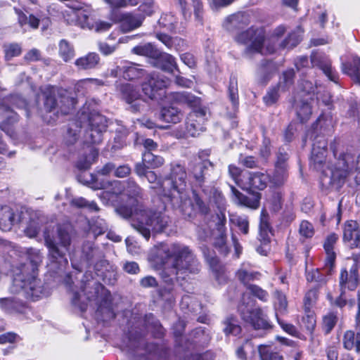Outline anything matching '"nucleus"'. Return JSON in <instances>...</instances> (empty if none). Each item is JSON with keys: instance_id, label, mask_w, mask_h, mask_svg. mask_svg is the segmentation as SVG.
<instances>
[{"instance_id": "12", "label": "nucleus", "mask_w": 360, "mask_h": 360, "mask_svg": "<svg viewBox=\"0 0 360 360\" xmlns=\"http://www.w3.org/2000/svg\"><path fill=\"white\" fill-rule=\"evenodd\" d=\"M204 221H205L206 225L205 226H198L197 229L198 236L200 240H205L211 235L212 224H214L219 233L225 232L226 219L222 210H219L214 214L210 213V217Z\"/></svg>"}, {"instance_id": "44", "label": "nucleus", "mask_w": 360, "mask_h": 360, "mask_svg": "<svg viewBox=\"0 0 360 360\" xmlns=\"http://www.w3.org/2000/svg\"><path fill=\"white\" fill-rule=\"evenodd\" d=\"M223 324V331L226 335H232L236 336L241 332V327L238 324V320L232 316H228L224 321Z\"/></svg>"}, {"instance_id": "60", "label": "nucleus", "mask_w": 360, "mask_h": 360, "mask_svg": "<svg viewBox=\"0 0 360 360\" xmlns=\"http://www.w3.org/2000/svg\"><path fill=\"white\" fill-rule=\"evenodd\" d=\"M159 24L171 32H175L177 29V21L176 20V18L171 13L161 16L159 20Z\"/></svg>"}, {"instance_id": "52", "label": "nucleus", "mask_w": 360, "mask_h": 360, "mask_svg": "<svg viewBox=\"0 0 360 360\" xmlns=\"http://www.w3.org/2000/svg\"><path fill=\"white\" fill-rule=\"evenodd\" d=\"M338 317L335 312H328L323 316L322 330L326 335L329 334L335 326Z\"/></svg>"}, {"instance_id": "37", "label": "nucleus", "mask_w": 360, "mask_h": 360, "mask_svg": "<svg viewBox=\"0 0 360 360\" xmlns=\"http://www.w3.org/2000/svg\"><path fill=\"white\" fill-rule=\"evenodd\" d=\"M205 115V111L202 109L191 112L186 122L187 134L191 136H196L199 131H202V127L199 123L195 122V118H202Z\"/></svg>"}, {"instance_id": "4", "label": "nucleus", "mask_w": 360, "mask_h": 360, "mask_svg": "<svg viewBox=\"0 0 360 360\" xmlns=\"http://www.w3.org/2000/svg\"><path fill=\"white\" fill-rule=\"evenodd\" d=\"M71 226L63 224L58 226L56 236L44 233V241L49 251V259L51 263L57 264L58 268L68 263L66 254L69 252L71 245Z\"/></svg>"}, {"instance_id": "53", "label": "nucleus", "mask_w": 360, "mask_h": 360, "mask_svg": "<svg viewBox=\"0 0 360 360\" xmlns=\"http://www.w3.org/2000/svg\"><path fill=\"white\" fill-rule=\"evenodd\" d=\"M18 121V116L16 113L12 112L11 115L8 117L5 120H4L0 124V128L2 131H4L6 134H8L11 137H13L15 136V131L13 129V124Z\"/></svg>"}, {"instance_id": "17", "label": "nucleus", "mask_w": 360, "mask_h": 360, "mask_svg": "<svg viewBox=\"0 0 360 360\" xmlns=\"http://www.w3.org/2000/svg\"><path fill=\"white\" fill-rule=\"evenodd\" d=\"M121 98L127 103L131 104V110L134 112L140 110V93L139 88L131 84H122L117 87Z\"/></svg>"}, {"instance_id": "61", "label": "nucleus", "mask_w": 360, "mask_h": 360, "mask_svg": "<svg viewBox=\"0 0 360 360\" xmlns=\"http://www.w3.org/2000/svg\"><path fill=\"white\" fill-rule=\"evenodd\" d=\"M4 50L5 52V57L6 60L18 56L22 53V48L19 44L11 43L4 45Z\"/></svg>"}, {"instance_id": "27", "label": "nucleus", "mask_w": 360, "mask_h": 360, "mask_svg": "<svg viewBox=\"0 0 360 360\" xmlns=\"http://www.w3.org/2000/svg\"><path fill=\"white\" fill-rule=\"evenodd\" d=\"M311 61L313 66L319 68L330 80L336 82L337 75L331 67L330 60L326 56L320 54L313 55Z\"/></svg>"}, {"instance_id": "18", "label": "nucleus", "mask_w": 360, "mask_h": 360, "mask_svg": "<svg viewBox=\"0 0 360 360\" xmlns=\"http://www.w3.org/2000/svg\"><path fill=\"white\" fill-rule=\"evenodd\" d=\"M261 276L262 274L249 262L242 263L236 271V279L247 288L252 285V282L260 280Z\"/></svg>"}, {"instance_id": "62", "label": "nucleus", "mask_w": 360, "mask_h": 360, "mask_svg": "<svg viewBox=\"0 0 360 360\" xmlns=\"http://www.w3.org/2000/svg\"><path fill=\"white\" fill-rule=\"evenodd\" d=\"M301 41V37L297 33L293 32L288 34L280 44L283 49H290L296 46Z\"/></svg>"}, {"instance_id": "15", "label": "nucleus", "mask_w": 360, "mask_h": 360, "mask_svg": "<svg viewBox=\"0 0 360 360\" xmlns=\"http://www.w3.org/2000/svg\"><path fill=\"white\" fill-rule=\"evenodd\" d=\"M82 259L89 265H94L96 269L105 266L108 264L104 259V254L100 248L96 247L93 243L86 242L82 247Z\"/></svg>"}, {"instance_id": "55", "label": "nucleus", "mask_w": 360, "mask_h": 360, "mask_svg": "<svg viewBox=\"0 0 360 360\" xmlns=\"http://www.w3.org/2000/svg\"><path fill=\"white\" fill-rule=\"evenodd\" d=\"M269 214L265 210H262L260 214L259 231L260 236L265 241L268 234L271 232V226L269 221Z\"/></svg>"}, {"instance_id": "48", "label": "nucleus", "mask_w": 360, "mask_h": 360, "mask_svg": "<svg viewBox=\"0 0 360 360\" xmlns=\"http://www.w3.org/2000/svg\"><path fill=\"white\" fill-rule=\"evenodd\" d=\"M142 158L148 169H155L164 164V159L161 156L155 155L150 151H146Z\"/></svg>"}, {"instance_id": "30", "label": "nucleus", "mask_w": 360, "mask_h": 360, "mask_svg": "<svg viewBox=\"0 0 360 360\" xmlns=\"http://www.w3.org/2000/svg\"><path fill=\"white\" fill-rule=\"evenodd\" d=\"M100 63V57L95 52H90L85 56L78 58L75 65L79 70H88L96 68Z\"/></svg>"}, {"instance_id": "22", "label": "nucleus", "mask_w": 360, "mask_h": 360, "mask_svg": "<svg viewBox=\"0 0 360 360\" xmlns=\"http://www.w3.org/2000/svg\"><path fill=\"white\" fill-rule=\"evenodd\" d=\"M0 309L10 314H25L29 310V307L25 302L10 297L0 298Z\"/></svg>"}, {"instance_id": "49", "label": "nucleus", "mask_w": 360, "mask_h": 360, "mask_svg": "<svg viewBox=\"0 0 360 360\" xmlns=\"http://www.w3.org/2000/svg\"><path fill=\"white\" fill-rule=\"evenodd\" d=\"M297 115L301 122L306 121L311 114V108L307 100L296 101Z\"/></svg>"}, {"instance_id": "38", "label": "nucleus", "mask_w": 360, "mask_h": 360, "mask_svg": "<svg viewBox=\"0 0 360 360\" xmlns=\"http://www.w3.org/2000/svg\"><path fill=\"white\" fill-rule=\"evenodd\" d=\"M332 274L333 272L328 274L327 271L323 269V267L322 269H316L308 271L306 274V278L308 282L316 283V288L318 289L319 288L323 287V285H326L328 281V276Z\"/></svg>"}, {"instance_id": "42", "label": "nucleus", "mask_w": 360, "mask_h": 360, "mask_svg": "<svg viewBox=\"0 0 360 360\" xmlns=\"http://www.w3.org/2000/svg\"><path fill=\"white\" fill-rule=\"evenodd\" d=\"M158 66L168 72H173L177 68L175 58L170 54H161L157 59Z\"/></svg>"}, {"instance_id": "14", "label": "nucleus", "mask_w": 360, "mask_h": 360, "mask_svg": "<svg viewBox=\"0 0 360 360\" xmlns=\"http://www.w3.org/2000/svg\"><path fill=\"white\" fill-rule=\"evenodd\" d=\"M327 153V141L323 136H316L312 146L311 161L314 167L325 173L324 165Z\"/></svg>"}, {"instance_id": "2", "label": "nucleus", "mask_w": 360, "mask_h": 360, "mask_svg": "<svg viewBox=\"0 0 360 360\" xmlns=\"http://www.w3.org/2000/svg\"><path fill=\"white\" fill-rule=\"evenodd\" d=\"M162 250L167 260L163 262L165 267L161 274L166 282L184 279L188 274L200 271V263L188 246L172 243L163 247Z\"/></svg>"}, {"instance_id": "24", "label": "nucleus", "mask_w": 360, "mask_h": 360, "mask_svg": "<svg viewBox=\"0 0 360 360\" xmlns=\"http://www.w3.org/2000/svg\"><path fill=\"white\" fill-rule=\"evenodd\" d=\"M145 15L140 13L127 12L120 16V29L122 32H129L140 27Z\"/></svg>"}, {"instance_id": "8", "label": "nucleus", "mask_w": 360, "mask_h": 360, "mask_svg": "<svg viewBox=\"0 0 360 360\" xmlns=\"http://www.w3.org/2000/svg\"><path fill=\"white\" fill-rule=\"evenodd\" d=\"M108 127L107 118L99 112H91L88 118V127L84 134L87 144H99Z\"/></svg>"}, {"instance_id": "26", "label": "nucleus", "mask_w": 360, "mask_h": 360, "mask_svg": "<svg viewBox=\"0 0 360 360\" xmlns=\"http://www.w3.org/2000/svg\"><path fill=\"white\" fill-rule=\"evenodd\" d=\"M278 70V65L271 60H264L257 70L258 82L266 84Z\"/></svg>"}, {"instance_id": "47", "label": "nucleus", "mask_w": 360, "mask_h": 360, "mask_svg": "<svg viewBox=\"0 0 360 360\" xmlns=\"http://www.w3.org/2000/svg\"><path fill=\"white\" fill-rule=\"evenodd\" d=\"M288 177V167H275L274 172L271 178V182L275 186H281L285 184Z\"/></svg>"}, {"instance_id": "20", "label": "nucleus", "mask_w": 360, "mask_h": 360, "mask_svg": "<svg viewBox=\"0 0 360 360\" xmlns=\"http://www.w3.org/2000/svg\"><path fill=\"white\" fill-rule=\"evenodd\" d=\"M338 239V236L335 233L328 235L323 243V248L326 255L323 269L328 274L333 272L335 266L336 253L334 251V246Z\"/></svg>"}, {"instance_id": "3", "label": "nucleus", "mask_w": 360, "mask_h": 360, "mask_svg": "<svg viewBox=\"0 0 360 360\" xmlns=\"http://www.w3.org/2000/svg\"><path fill=\"white\" fill-rule=\"evenodd\" d=\"M186 172L185 167L179 163L171 165V172L167 180L169 188L166 189L165 185L158 183L157 186H151L155 193L167 198L173 207L179 208L182 212L186 213L184 205L188 200L186 192Z\"/></svg>"}, {"instance_id": "25", "label": "nucleus", "mask_w": 360, "mask_h": 360, "mask_svg": "<svg viewBox=\"0 0 360 360\" xmlns=\"http://www.w3.org/2000/svg\"><path fill=\"white\" fill-rule=\"evenodd\" d=\"M20 214L15 212L8 206L0 207V229L4 231H10L13 225L21 222Z\"/></svg>"}, {"instance_id": "41", "label": "nucleus", "mask_w": 360, "mask_h": 360, "mask_svg": "<svg viewBox=\"0 0 360 360\" xmlns=\"http://www.w3.org/2000/svg\"><path fill=\"white\" fill-rule=\"evenodd\" d=\"M98 156V150L94 147L89 149V153L82 157L77 163V166L79 169H87L94 163Z\"/></svg>"}, {"instance_id": "46", "label": "nucleus", "mask_w": 360, "mask_h": 360, "mask_svg": "<svg viewBox=\"0 0 360 360\" xmlns=\"http://www.w3.org/2000/svg\"><path fill=\"white\" fill-rule=\"evenodd\" d=\"M70 205L77 208H86L89 212H98L100 210L99 207L94 201H89L84 198L78 197L72 199Z\"/></svg>"}, {"instance_id": "7", "label": "nucleus", "mask_w": 360, "mask_h": 360, "mask_svg": "<svg viewBox=\"0 0 360 360\" xmlns=\"http://www.w3.org/2000/svg\"><path fill=\"white\" fill-rule=\"evenodd\" d=\"M171 222L169 217L160 211H146L131 225L147 240L151 232L162 233Z\"/></svg>"}, {"instance_id": "59", "label": "nucleus", "mask_w": 360, "mask_h": 360, "mask_svg": "<svg viewBox=\"0 0 360 360\" xmlns=\"http://www.w3.org/2000/svg\"><path fill=\"white\" fill-rule=\"evenodd\" d=\"M108 4L112 8H127L128 6H136L141 2V0H103Z\"/></svg>"}, {"instance_id": "36", "label": "nucleus", "mask_w": 360, "mask_h": 360, "mask_svg": "<svg viewBox=\"0 0 360 360\" xmlns=\"http://www.w3.org/2000/svg\"><path fill=\"white\" fill-rule=\"evenodd\" d=\"M202 192L209 198L210 202L214 203L219 210L226 205V199L222 193L214 186H207L202 188Z\"/></svg>"}, {"instance_id": "11", "label": "nucleus", "mask_w": 360, "mask_h": 360, "mask_svg": "<svg viewBox=\"0 0 360 360\" xmlns=\"http://www.w3.org/2000/svg\"><path fill=\"white\" fill-rule=\"evenodd\" d=\"M169 84V79L164 75L152 73L148 80L143 84L142 90L150 99H161L165 96L164 89Z\"/></svg>"}, {"instance_id": "40", "label": "nucleus", "mask_w": 360, "mask_h": 360, "mask_svg": "<svg viewBox=\"0 0 360 360\" xmlns=\"http://www.w3.org/2000/svg\"><path fill=\"white\" fill-rule=\"evenodd\" d=\"M58 55L65 63L70 62L75 56L74 46L66 39H61L58 43Z\"/></svg>"}, {"instance_id": "5", "label": "nucleus", "mask_w": 360, "mask_h": 360, "mask_svg": "<svg viewBox=\"0 0 360 360\" xmlns=\"http://www.w3.org/2000/svg\"><path fill=\"white\" fill-rule=\"evenodd\" d=\"M336 161L330 171V183L336 184L337 188L341 187L347 178L356 170L360 171V155L356 158L351 153H340L331 145Z\"/></svg>"}, {"instance_id": "23", "label": "nucleus", "mask_w": 360, "mask_h": 360, "mask_svg": "<svg viewBox=\"0 0 360 360\" xmlns=\"http://www.w3.org/2000/svg\"><path fill=\"white\" fill-rule=\"evenodd\" d=\"M343 240L351 248H360V229L355 221H347L343 229Z\"/></svg>"}, {"instance_id": "45", "label": "nucleus", "mask_w": 360, "mask_h": 360, "mask_svg": "<svg viewBox=\"0 0 360 360\" xmlns=\"http://www.w3.org/2000/svg\"><path fill=\"white\" fill-rule=\"evenodd\" d=\"M131 198H141L142 188L132 179L124 181V193Z\"/></svg>"}, {"instance_id": "6", "label": "nucleus", "mask_w": 360, "mask_h": 360, "mask_svg": "<svg viewBox=\"0 0 360 360\" xmlns=\"http://www.w3.org/2000/svg\"><path fill=\"white\" fill-rule=\"evenodd\" d=\"M265 39L264 32L262 28L251 27L245 31L240 32L235 37V40L238 43L247 45L243 56L247 58H251L255 53L271 54L274 53V46H266L264 49Z\"/></svg>"}, {"instance_id": "13", "label": "nucleus", "mask_w": 360, "mask_h": 360, "mask_svg": "<svg viewBox=\"0 0 360 360\" xmlns=\"http://www.w3.org/2000/svg\"><path fill=\"white\" fill-rule=\"evenodd\" d=\"M71 11L72 19H67L68 23L77 24L82 28H87L94 30V22L89 18L91 9L89 7L84 6L81 4H74L70 7Z\"/></svg>"}, {"instance_id": "10", "label": "nucleus", "mask_w": 360, "mask_h": 360, "mask_svg": "<svg viewBox=\"0 0 360 360\" xmlns=\"http://www.w3.org/2000/svg\"><path fill=\"white\" fill-rule=\"evenodd\" d=\"M238 311L242 319L255 330H265L271 327L266 316L262 309L249 308L245 304H241L238 307Z\"/></svg>"}, {"instance_id": "31", "label": "nucleus", "mask_w": 360, "mask_h": 360, "mask_svg": "<svg viewBox=\"0 0 360 360\" xmlns=\"http://www.w3.org/2000/svg\"><path fill=\"white\" fill-rule=\"evenodd\" d=\"M192 200L191 201V206L192 210L200 214L205 220L210 215V209L209 205L203 200L202 198L198 193V191L193 188L192 191Z\"/></svg>"}, {"instance_id": "50", "label": "nucleus", "mask_w": 360, "mask_h": 360, "mask_svg": "<svg viewBox=\"0 0 360 360\" xmlns=\"http://www.w3.org/2000/svg\"><path fill=\"white\" fill-rule=\"evenodd\" d=\"M97 314L101 315L103 321H108L115 318V314L112 308V304L106 299L104 302L98 307Z\"/></svg>"}, {"instance_id": "29", "label": "nucleus", "mask_w": 360, "mask_h": 360, "mask_svg": "<svg viewBox=\"0 0 360 360\" xmlns=\"http://www.w3.org/2000/svg\"><path fill=\"white\" fill-rule=\"evenodd\" d=\"M122 77L126 80H136L142 78L146 71L141 65L129 61H124L122 63Z\"/></svg>"}, {"instance_id": "9", "label": "nucleus", "mask_w": 360, "mask_h": 360, "mask_svg": "<svg viewBox=\"0 0 360 360\" xmlns=\"http://www.w3.org/2000/svg\"><path fill=\"white\" fill-rule=\"evenodd\" d=\"M188 169L193 186L202 190L204 186H207L205 184L206 175L210 169H214V164L209 160H202V155L200 154L198 158H195L189 162Z\"/></svg>"}, {"instance_id": "54", "label": "nucleus", "mask_w": 360, "mask_h": 360, "mask_svg": "<svg viewBox=\"0 0 360 360\" xmlns=\"http://www.w3.org/2000/svg\"><path fill=\"white\" fill-rule=\"evenodd\" d=\"M295 77V71L293 69H289L283 72L280 77L278 86L282 91L288 90L293 84Z\"/></svg>"}, {"instance_id": "19", "label": "nucleus", "mask_w": 360, "mask_h": 360, "mask_svg": "<svg viewBox=\"0 0 360 360\" xmlns=\"http://www.w3.org/2000/svg\"><path fill=\"white\" fill-rule=\"evenodd\" d=\"M57 96L61 97V103L65 101L70 102L69 98L63 97L60 90L55 86H46L41 90L40 99L43 101L44 109L47 112H51L58 106Z\"/></svg>"}, {"instance_id": "34", "label": "nucleus", "mask_w": 360, "mask_h": 360, "mask_svg": "<svg viewBox=\"0 0 360 360\" xmlns=\"http://www.w3.org/2000/svg\"><path fill=\"white\" fill-rule=\"evenodd\" d=\"M343 73L349 75L354 81L360 84V58L355 56L351 62L342 63Z\"/></svg>"}, {"instance_id": "1", "label": "nucleus", "mask_w": 360, "mask_h": 360, "mask_svg": "<svg viewBox=\"0 0 360 360\" xmlns=\"http://www.w3.org/2000/svg\"><path fill=\"white\" fill-rule=\"evenodd\" d=\"M42 262L39 251L29 252L26 262L13 268V281L9 288L12 294L21 295L26 299L35 300L44 293L41 281L38 278V267Z\"/></svg>"}, {"instance_id": "58", "label": "nucleus", "mask_w": 360, "mask_h": 360, "mask_svg": "<svg viewBox=\"0 0 360 360\" xmlns=\"http://www.w3.org/2000/svg\"><path fill=\"white\" fill-rule=\"evenodd\" d=\"M100 188H108L109 192L115 195L124 193V181H108L101 186Z\"/></svg>"}, {"instance_id": "28", "label": "nucleus", "mask_w": 360, "mask_h": 360, "mask_svg": "<svg viewBox=\"0 0 360 360\" xmlns=\"http://www.w3.org/2000/svg\"><path fill=\"white\" fill-rule=\"evenodd\" d=\"M90 274H84V277L86 278V281H82L81 290L86 296L89 300H95L98 297V295L101 290H105L103 285L94 280H89Z\"/></svg>"}, {"instance_id": "16", "label": "nucleus", "mask_w": 360, "mask_h": 360, "mask_svg": "<svg viewBox=\"0 0 360 360\" xmlns=\"http://www.w3.org/2000/svg\"><path fill=\"white\" fill-rule=\"evenodd\" d=\"M231 193L234 200L240 205L256 210L260 205L261 193L252 190L247 191V194H243L237 190L233 186H230Z\"/></svg>"}, {"instance_id": "43", "label": "nucleus", "mask_w": 360, "mask_h": 360, "mask_svg": "<svg viewBox=\"0 0 360 360\" xmlns=\"http://www.w3.org/2000/svg\"><path fill=\"white\" fill-rule=\"evenodd\" d=\"M358 285V279L352 277L346 269H342L340 276V286L341 291L346 289L354 290Z\"/></svg>"}, {"instance_id": "57", "label": "nucleus", "mask_w": 360, "mask_h": 360, "mask_svg": "<svg viewBox=\"0 0 360 360\" xmlns=\"http://www.w3.org/2000/svg\"><path fill=\"white\" fill-rule=\"evenodd\" d=\"M228 93L229 98L233 105V107L236 108L238 105V82L235 77H231L230 78Z\"/></svg>"}, {"instance_id": "39", "label": "nucleus", "mask_w": 360, "mask_h": 360, "mask_svg": "<svg viewBox=\"0 0 360 360\" xmlns=\"http://www.w3.org/2000/svg\"><path fill=\"white\" fill-rule=\"evenodd\" d=\"M183 117V113L179 109L174 107H165L162 108L160 114V120L167 123H178Z\"/></svg>"}, {"instance_id": "32", "label": "nucleus", "mask_w": 360, "mask_h": 360, "mask_svg": "<svg viewBox=\"0 0 360 360\" xmlns=\"http://www.w3.org/2000/svg\"><path fill=\"white\" fill-rule=\"evenodd\" d=\"M171 98L176 103L187 105L191 108L200 105V98L188 91L173 92L171 94Z\"/></svg>"}, {"instance_id": "63", "label": "nucleus", "mask_w": 360, "mask_h": 360, "mask_svg": "<svg viewBox=\"0 0 360 360\" xmlns=\"http://www.w3.org/2000/svg\"><path fill=\"white\" fill-rule=\"evenodd\" d=\"M314 227L311 223L307 220L301 221L299 228V233L301 237L304 238H311L314 235Z\"/></svg>"}, {"instance_id": "33", "label": "nucleus", "mask_w": 360, "mask_h": 360, "mask_svg": "<svg viewBox=\"0 0 360 360\" xmlns=\"http://www.w3.org/2000/svg\"><path fill=\"white\" fill-rule=\"evenodd\" d=\"M342 345L345 349L360 354V333L352 330H346L342 337Z\"/></svg>"}, {"instance_id": "56", "label": "nucleus", "mask_w": 360, "mask_h": 360, "mask_svg": "<svg viewBox=\"0 0 360 360\" xmlns=\"http://www.w3.org/2000/svg\"><path fill=\"white\" fill-rule=\"evenodd\" d=\"M259 353L262 360H283L280 354L273 352L271 347L267 345H260Z\"/></svg>"}, {"instance_id": "64", "label": "nucleus", "mask_w": 360, "mask_h": 360, "mask_svg": "<svg viewBox=\"0 0 360 360\" xmlns=\"http://www.w3.org/2000/svg\"><path fill=\"white\" fill-rule=\"evenodd\" d=\"M272 211L276 212L282 208L283 195L281 192H274L268 200Z\"/></svg>"}, {"instance_id": "35", "label": "nucleus", "mask_w": 360, "mask_h": 360, "mask_svg": "<svg viewBox=\"0 0 360 360\" xmlns=\"http://www.w3.org/2000/svg\"><path fill=\"white\" fill-rule=\"evenodd\" d=\"M248 20L245 15L242 13H236L226 18L223 23L224 27L230 32L243 28L248 25Z\"/></svg>"}, {"instance_id": "51", "label": "nucleus", "mask_w": 360, "mask_h": 360, "mask_svg": "<svg viewBox=\"0 0 360 360\" xmlns=\"http://www.w3.org/2000/svg\"><path fill=\"white\" fill-rule=\"evenodd\" d=\"M230 222L237 226L243 234L247 235L248 233L249 221L248 217L233 214L230 215Z\"/></svg>"}, {"instance_id": "21", "label": "nucleus", "mask_w": 360, "mask_h": 360, "mask_svg": "<svg viewBox=\"0 0 360 360\" xmlns=\"http://www.w3.org/2000/svg\"><path fill=\"white\" fill-rule=\"evenodd\" d=\"M267 176L261 172H246L243 174V190H263L266 186Z\"/></svg>"}]
</instances>
